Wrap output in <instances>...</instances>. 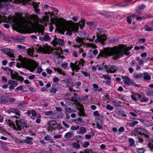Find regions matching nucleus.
<instances>
[{
    "label": "nucleus",
    "instance_id": "obj_48",
    "mask_svg": "<svg viewBox=\"0 0 153 153\" xmlns=\"http://www.w3.org/2000/svg\"><path fill=\"white\" fill-rule=\"evenodd\" d=\"M35 1V0H33ZM29 2H31V0H23V1H21V3H22L23 4H25L26 3H28L29 4L30 3H29Z\"/></svg>",
    "mask_w": 153,
    "mask_h": 153
},
{
    "label": "nucleus",
    "instance_id": "obj_22",
    "mask_svg": "<svg viewBox=\"0 0 153 153\" xmlns=\"http://www.w3.org/2000/svg\"><path fill=\"white\" fill-rule=\"evenodd\" d=\"M31 4L33 6V7L35 8L34 10L35 12L38 14L39 13V10L36 8L39 5V3H38L34 2H32Z\"/></svg>",
    "mask_w": 153,
    "mask_h": 153
},
{
    "label": "nucleus",
    "instance_id": "obj_4",
    "mask_svg": "<svg viewBox=\"0 0 153 153\" xmlns=\"http://www.w3.org/2000/svg\"><path fill=\"white\" fill-rule=\"evenodd\" d=\"M34 49L38 52H42L44 53L48 54L50 53H53L54 54H56L57 55V57L58 58H60L62 59L64 58V56H61L60 55L62 51L60 47L58 48L55 47L54 49V48H52L51 47L47 45H44L42 47L38 45L34 48Z\"/></svg>",
    "mask_w": 153,
    "mask_h": 153
},
{
    "label": "nucleus",
    "instance_id": "obj_25",
    "mask_svg": "<svg viewBox=\"0 0 153 153\" xmlns=\"http://www.w3.org/2000/svg\"><path fill=\"white\" fill-rule=\"evenodd\" d=\"M33 140V139L32 137H27L26 139L24 140V141L26 143L32 144L33 143L32 142Z\"/></svg>",
    "mask_w": 153,
    "mask_h": 153
},
{
    "label": "nucleus",
    "instance_id": "obj_45",
    "mask_svg": "<svg viewBox=\"0 0 153 153\" xmlns=\"http://www.w3.org/2000/svg\"><path fill=\"white\" fill-rule=\"evenodd\" d=\"M106 108L108 110L112 111L114 109L113 106H111L110 105L107 104L106 105Z\"/></svg>",
    "mask_w": 153,
    "mask_h": 153
},
{
    "label": "nucleus",
    "instance_id": "obj_61",
    "mask_svg": "<svg viewBox=\"0 0 153 153\" xmlns=\"http://www.w3.org/2000/svg\"><path fill=\"white\" fill-rule=\"evenodd\" d=\"M51 139V138L50 136L48 135H46L44 138V140H45L48 141H49V140H50Z\"/></svg>",
    "mask_w": 153,
    "mask_h": 153
},
{
    "label": "nucleus",
    "instance_id": "obj_63",
    "mask_svg": "<svg viewBox=\"0 0 153 153\" xmlns=\"http://www.w3.org/2000/svg\"><path fill=\"white\" fill-rule=\"evenodd\" d=\"M133 119L134 120H140L143 124L144 125L145 121L146 120L143 119H138V118H134Z\"/></svg>",
    "mask_w": 153,
    "mask_h": 153
},
{
    "label": "nucleus",
    "instance_id": "obj_33",
    "mask_svg": "<svg viewBox=\"0 0 153 153\" xmlns=\"http://www.w3.org/2000/svg\"><path fill=\"white\" fill-rule=\"evenodd\" d=\"M43 38L44 40L45 41H50L51 40V37L48 34H45Z\"/></svg>",
    "mask_w": 153,
    "mask_h": 153
},
{
    "label": "nucleus",
    "instance_id": "obj_13",
    "mask_svg": "<svg viewBox=\"0 0 153 153\" xmlns=\"http://www.w3.org/2000/svg\"><path fill=\"white\" fill-rule=\"evenodd\" d=\"M1 51L3 53L7 55L10 58L14 57V51L12 49L10 48H3L1 49Z\"/></svg>",
    "mask_w": 153,
    "mask_h": 153
},
{
    "label": "nucleus",
    "instance_id": "obj_44",
    "mask_svg": "<svg viewBox=\"0 0 153 153\" xmlns=\"http://www.w3.org/2000/svg\"><path fill=\"white\" fill-rule=\"evenodd\" d=\"M79 114L80 116L84 117L85 115V114L84 112L83 109L79 110Z\"/></svg>",
    "mask_w": 153,
    "mask_h": 153
},
{
    "label": "nucleus",
    "instance_id": "obj_2",
    "mask_svg": "<svg viewBox=\"0 0 153 153\" xmlns=\"http://www.w3.org/2000/svg\"><path fill=\"white\" fill-rule=\"evenodd\" d=\"M133 48L128 47L124 45L120 46L119 47L114 46L111 48H105L103 52H100L99 54L104 57L107 56H112L114 59H116L120 58L123 54L126 55H128L130 53L129 51Z\"/></svg>",
    "mask_w": 153,
    "mask_h": 153
},
{
    "label": "nucleus",
    "instance_id": "obj_34",
    "mask_svg": "<svg viewBox=\"0 0 153 153\" xmlns=\"http://www.w3.org/2000/svg\"><path fill=\"white\" fill-rule=\"evenodd\" d=\"M144 125L146 127L152 126H153V123L148 120H146Z\"/></svg>",
    "mask_w": 153,
    "mask_h": 153
},
{
    "label": "nucleus",
    "instance_id": "obj_12",
    "mask_svg": "<svg viewBox=\"0 0 153 153\" xmlns=\"http://www.w3.org/2000/svg\"><path fill=\"white\" fill-rule=\"evenodd\" d=\"M122 79L124 84L129 86L130 84L134 85L135 84V83L134 82V80L131 79L130 78L127 76H124L122 77Z\"/></svg>",
    "mask_w": 153,
    "mask_h": 153
},
{
    "label": "nucleus",
    "instance_id": "obj_1",
    "mask_svg": "<svg viewBox=\"0 0 153 153\" xmlns=\"http://www.w3.org/2000/svg\"><path fill=\"white\" fill-rule=\"evenodd\" d=\"M38 16L33 15L24 18H19L13 17L9 20L6 17L0 15V24L2 22L9 21L11 26L19 29L21 33H25L30 30L33 26V23L38 20Z\"/></svg>",
    "mask_w": 153,
    "mask_h": 153
},
{
    "label": "nucleus",
    "instance_id": "obj_50",
    "mask_svg": "<svg viewBox=\"0 0 153 153\" xmlns=\"http://www.w3.org/2000/svg\"><path fill=\"white\" fill-rule=\"evenodd\" d=\"M79 128V126H72L71 127V129L72 130H77Z\"/></svg>",
    "mask_w": 153,
    "mask_h": 153
},
{
    "label": "nucleus",
    "instance_id": "obj_28",
    "mask_svg": "<svg viewBox=\"0 0 153 153\" xmlns=\"http://www.w3.org/2000/svg\"><path fill=\"white\" fill-rule=\"evenodd\" d=\"M143 74L141 73L134 74V79H139L143 77Z\"/></svg>",
    "mask_w": 153,
    "mask_h": 153
},
{
    "label": "nucleus",
    "instance_id": "obj_5",
    "mask_svg": "<svg viewBox=\"0 0 153 153\" xmlns=\"http://www.w3.org/2000/svg\"><path fill=\"white\" fill-rule=\"evenodd\" d=\"M18 59L21 62V65L31 72H33L38 66L36 62L28 60L25 58H23L20 56H19Z\"/></svg>",
    "mask_w": 153,
    "mask_h": 153
},
{
    "label": "nucleus",
    "instance_id": "obj_23",
    "mask_svg": "<svg viewBox=\"0 0 153 153\" xmlns=\"http://www.w3.org/2000/svg\"><path fill=\"white\" fill-rule=\"evenodd\" d=\"M13 39L19 42H22L25 39V38L24 36H17L14 37Z\"/></svg>",
    "mask_w": 153,
    "mask_h": 153
},
{
    "label": "nucleus",
    "instance_id": "obj_31",
    "mask_svg": "<svg viewBox=\"0 0 153 153\" xmlns=\"http://www.w3.org/2000/svg\"><path fill=\"white\" fill-rule=\"evenodd\" d=\"M54 69L55 71H57L59 74H62L63 76L66 75L65 71H62L60 68H54Z\"/></svg>",
    "mask_w": 153,
    "mask_h": 153
},
{
    "label": "nucleus",
    "instance_id": "obj_21",
    "mask_svg": "<svg viewBox=\"0 0 153 153\" xmlns=\"http://www.w3.org/2000/svg\"><path fill=\"white\" fill-rule=\"evenodd\" d=\"M143 77L145 80H150L151 79V76L148 73L144 72L143 74Z\"/></svg>",
    "mask_w": 153,
    "mask_h": 153
},
{
    "label": "nucleus",
    "instance_id": "obj_38",
    "mask_svg": "<svg viewBox=\"0 0 153 153\" xmlns=\"http://www.w3.org/2000/svg\"><path fill=\"white\" fill-rule=\"evenodd\" d=\"M57 91L56 88V85H53L52 86L51 89L50 91L51 93H55Z\"/></svg>",
    "mask_w": 153,
    "mask_h": 153
},
{
    "label": "nucleus",
    "instance_id": "obj_39",
    "mask_svg": "<svg viewBox=\"0 0 153 153\" xmlns=\"http://www.w3.org/2000/svg\"><path fill=\"white\" fill-rule=\"evenodd\" d=\"M25 102L23 101L18 104V107L19 108H20L23 111H24L25 110V108L23 106V105L25 104Z\"/></svg>",
    "mask_w": 153,
    "mask_h": 153
},
{
    "label": "nucleus",
    "instance_id": "obj_47",
    "mask_svg": "<svg viewBox=\"0 0 153 153\" xmlns=\"http://www.w3.org/2000/svg\"><path fill=\"white\" fill-rule=\"evenodd\" d=\"M73 146L76 148H79L80 146V145L78 143H74L73 144Z\"/></svg>",
    "mask_w": 153,
    "mask_h": 153
},
{
    "label": "nucleus",
    "instance_id": "obj_9",
    "mask_svg": "<svg viewBox=\"0 0 153 153\" xmlns=\"http://www.w3.org/2000/svg\"><path fill=\"white\" fill-rule=\"evenodd\" d=\"M8 71H9L11 74V78L13 79H16L20 81H23L24 79V78L23 76H19L18 74L17 73H15L13 74V71L10 68H9L8 69Z\"/></svg>",
    "mask_w": 153,
    "mask_h": 153
},
{
    "label": "nucleus",
    "instance_id": "obj_16",
    "mask_svg": "<svg viewBox=\"0 0 153 153\" xmlns=\"http://www.w3.org/2000/svg\"><path fill=\"white\" fill-rule=\"evenodd\" d=\"M48 124L51 128L53 129L57 128L59 126V125L54 120H51L49 121Z\"/></svg>",
    "mask_w": 153,
    "mask_h": 153
},
{
    "label": "nucleus",
    "instance_id": "obj_37",
    "mask_svg": "<svg viewBox=\"0 0 153 153\" xmlns=\"http://www.w3.org/2000/svg\"><path fill=\"white\" fill-rule=\"evenodd\" d=\"M79 133L80 134H84L87 132L86 129V128L84 127H79Z\"/></svg>",
    "mask_w": 153,
    "mask_h": 153
},
{
    "label": "nucleus",
    "instance_id": "obj_11",
    "mask_svg": "<svg viewBox=\"0 0 153 153\" xmlns=\"http://www.w3.org/2000/svg\"><path fill=\"white\" fill-rule=\"evenodd\" d=\"M102 119L103 118L101 116L97 117L95 119L97 127L99 129H101L102 128V126L103 124Z\"/></svg>",
    "mask_w": 153,
    "mask_h": 153
},
{
    "label": "nucleus",
    "instance_id": "obj_49",
    "mask_svg": "<svg viewBox=\"0 0 153 153\" xmlns=\"http://www.w3.org/2000/svg\"><path fill=\"white\" fill-rule=\"evenodd\" d=\"M36 117L38 118L36 120V123H39L41 121V120L39 118L41 117V116L40 115L38 114L37 115V116H36Z\"/></svg>",
    "mask_w": 153,
    "mask_h": 153
},
{
    "label": "nucleus",
    "instance_id": "obj_42",
    "mask_svg": "<svg viewBox=\"0 0 153 153\" xmlns=\"http://www.w3.org/2000/svg\"><path fill=\"white\" fill-rule=\"evenodd\" d=\"M145 150L143 148L137 149V151L138 153H144Z\"/></svg>",
    "mask_w": 153,
    "mask_h": 153
},
{
    "label": "nucleus",
    "instance_id": "obj_27",
    "mask_svg": "<svg viewBox=\"0 0 153 153\" xmlns=\"http://www.w3.org/2000/svg\"><path fill=\"white\" fill-rule=\"evenodd\" d=\"M64 108H65V111L66 112L69 113H72L74 112H76V111L70 108H68L67 107L66 105H64Z\"/></svg>",
    "mask_w": 153,
    "mask_h": 153
},
{
    "label": "nucleus",
    "instance_id": "obj_30",
    "mask_svg": "<svg viewBox=\"0 0 153 153\" xmlns=\"http://www.w3.org/2000/svg\"><path fill=\"white\" fill-rule=\"evenodd\" d=\"M51 14V12L50 11H49L48 13L46 12L45 13V14L46 15V16H44L42 17L43 20L44 22H47L49 18L48 16V14Z\"/></svg>",
    "mask_w": 153,
    "mask_h": 153
},
{
    "label": "nucleus",
    "instance_id": "obj_54",
    "mask_svg": "<svg viewBox=\"0 0 153 153\" xmlns=\"http://www.w3.org/2000/svg\"><path fill=\"white\" fill-rule=\"evenodd\" d=\"M77 108L78 110H82L83 109V106L82 104L79 103L77 105Z\"/></svg>",
    "mask_w": 153,
    "mask_h": 153
},
{
    "label": "nucleus",
    "instance_id": "obj_41",
    "mask_svg": "<svg viewBox=\"0 0 153 153\" xmlns=\"http://www.w3.org/2000/svg\"><path fill=\"white\" fill-rule=\"evenodd\" d=\"M90 145V143L88 141H84L83 144H82V146L83 148H87L88 146Z\"/></svg>",
    "mask_w": 153,
    "mask_h": 153
},
{
    "label": "nucleus",
    "instance_id": "obj_43",
    "mask_svg": "<svg viewBox=\"0 0 153 153\" xmlns=\"http://www.w3.org/2000/svg\"><path fill=\"white\" fill-rule=\"evenodd\" d=\"M83 40V39L82 38H80V37H78L76 39V42H80L81 43L80 45H81V46L83 44V42H82Z\"/></svg>",
    "mask_w": 153,
    "mask_h": 153
},
{
    "label": "nucleus",
    "instance_id": "obj_36",
    "mask_svg": "<svg viewBox=\"0 0 153 153\" xmlns=\"http://www.w3.org/2000/svg\"><path fill=\"white\" fill-rule=\"evenodd\" d=\"M146 93L148 96H153V91L151 89H148L146 92Z\"/></svg>",
    "mask_w": 153,
    "mask_h": 153
},
{
    "label": "nucleus",
    "instance_id": "obj_40",
    "mask_svg": "<svg viewBox=\"0 0 153 153\" xmlns=\"http://www.w3.org/2000/svg\"><path fill=\"white\" fill-rule=\"evenodd\" d=\"M131 16L134 18H136V20L137 21L140 20L142 19L143 18V17L141 16H138L135 15L133 14L131 15Z\"/></svg>",
    "mask_w": 153,
    "mask_h": 153
},
{
    "label": "nucleus",
    "instance_id": "obj_60",
    "mask_svg": "<svg viewBox=\"0 0 153 153\" xmlns=\"http://www.w3.org/2000/svg\"><path fill=\"white\" fill-rule=\"evenodd\" d=\"M137 95V94H135V95H131V98L133 100L135 101H137V97L136 96Z\"/></svg>",
    "mask_w": 153,
    "mask_h": 153
},
{
    "label": "nucleus",
    "instance_id": "obj_18",
    "mask_svg": "<svg viewBox=\"0 0 153 153\" xmlns=\"http://www.w3.org/2000/svg\"><path fill=\"white\" fill-rule=\"evenodd\" d=\"M65 83L68 87L70 88L69 90L70 91H72V89L71 88L73 86V82L72 80L70 79H67L65 81Z\"/></svg>",
    "mask_w": 153,
    "mask_h": 153
},
{
    "label": "nucleus",
    "instance_id": "obj_51",
    "mask_svg": "<svg viewBox=\"0 0 153 153\" xmlns=\"http://www.w3.org/2000/svg\"><path fill=\"white\" fill-rule=\"evenodd\" d=\"M68 66V64L67 63H63L61 65V67L64 69H66Z\"/></svg>",
    "mask_w": 153,
    "mask_h": 153
},
{
    "label": "nucleus",
    "instance_id": "obj_53",
    "mask_svg": "<svg viewBox=\"0 0 153 153\" xmlns=\"http://www.w3.org/2000/svg\"><path fill=\"white\" fill-rule=\"evenodd\" d=\"M42 71V69L41 67L40 66H39L37 68V71L36 73L38 74H40Z\"/></svg>",
    "mask_w": 153,
    "mask_h": 153
},
{
    "label": "nucleus",
    "instance_id": "obj_29",
    "mask_svg": "<svg viewBox=\"0 0 153 153\" xmlns=\"http://www.w3.org/2000/svg\"><path fill=\"white\" fill-rule=\"evenodd\" d=\"M73 136V133L69 131L65 134L64 137L66 139H69L72 137Z\"/></svg>",
    "mask_w": 153,
    "mask_h": 153
},
{
    "label": "nucleus",
    "instance_id": "obj_17",
    "mask_svg": "<svg viewBox=\"0 0 153 153\" xmlns=\"http://www.w3.org/2000/svg\"><path fill=\"white\" fill-rule=\"evenodd\" d=\"M80 64L79 62H76L75 63L71 62L70 64V67L72 69V70H75L77 71L79 69V66Z\"/></svg>",
    "mask_w": 153,
    "mask_h": 153
},
{
    "label": "nucleus",
    "instance_id": "obj_20",
    "mask_svg": "<svg viewBox=\"0 0 153 153\" xmlns=\"http://www.w3.org/2000/svg\"><path fill=\"white\" fill-rule=\"evenodd\" d=\"M22 1H23V0H4V1L8 2L7 3L8 5L7 6L10 5V2L13 3L20 4Z\"/></svg>",
    "mask_w": 153,
    "mask_h": 153
},
{
    "label": "nucleus",
    "instance_id": "obj_62",
    "mask_svg": "<svg viewBox=\"0 0 153 153\" xmlns=\"http://www.w3.org/2000/svg\"><path fill=\"white\" fill-rule=\"evenodd\" d=\"M62 124L65 128H68L69 127V126L64 121L62 122Z\"/></svg>",
    "mask_w": 153,
    "mask_h": 153
},
{
    "label": "nucleus",
    "instance_id": "obj_64",
    "mask_svg": "<svg viewBox=\"0 0 153 153\" xmlns=\"http://www.w3.org/2000/svg\"><path fill=\"white\" fill-rule=\"evenodd\" d=\"M145 5L143 4H142L141 5L138 6V7L139 10H142L145 8Z\"/></svg>",
    "mask_w": 153,
    "mask_h": 153
},
{
    "label": "nucleus",
    "instance_id": "obj_15",
    "mask_svg": "<svg viewBox=\"0 0 153 153\" xmlns=\"http://www.w3.org/2000/svg\"><path fill=\"white\" fill-rule=\"evenodd\" d=\"M51 43L54 46L56 45L62 46L64 44V42L62 39H60L55 38L51 42Z\"/></svg>",
    "mask_w": 153,
    "mask_h": 153
},
{
    "label": "nucleus",
    "instance_id": "obj_14",
    "mask_svg": "<svg viewBox=\"0 0 153 153\" xmlns=\"http://www.w3.org/2000/svg\"><path fill=\"white\" fill-rule=\"evenodd\" d=\"M8 84L10 85L8 88L9 90L11 91L15 87L18 85V83L16 81L12 80H9L8 81Z\"/></svg>",
    "mask_w": 153,
    "mask_h": 153
},
{
    "label": "nucleus",
    "instance_id": "obj_46",
    "mask_svg": "<svg viewBox=\"0 0 153 153\" xmlns=\"http://www.w3.org/2000/svg\"><path fill=\"white\" fill-rule=\"evenodd\" d=\"M128 141L130 143V145L131 146H133L134 144V141L132 138H129Z\"/></svg>",
    "mask_w": 153,
    "mask_h": 153
},
{
    "label": "nucleus",
    "instance_id": "obj_57",
    "mask_svg": "<svg viewBox=\"0 0 153 153\" xmlns=\"http://www.w3.org/2000/svg\"><path fill=\"white\" fill-rule=\"evenodd\" d=\"M131 17H132L131 16V15L128 17L126 19L127 22L129 24H130L131 23Z\"/></svg>",
    "mask_w": 153,
    "mask_h": 153
},
{
    "label": "nucleus",
    "instance_id": "obj_58",
    "mask_svg": "<svg viewBox=\"0 0 153 153\" xmlns=\"http://www.w3.org/2000/svg\"><path fill=\"white\" fill-rule=\"evenodd\" d=\"M112 103L114 105L115 107H118L120 106V104L117 102L115 101H113L112 102Z\"/></svg>",
    "mask_w": 153,
    "mask_h": 153
},
{
    "label": "nucleus",
    "instance_id": "obj_24",
    "mask_svg": "<svg viewBox=\"0 0 153 153\" xmlns=\"http://www.w3.org/2000/svg\"><path fill=\"white\" fill-rule=\"evenodd\" d=\"M74 122L76 123L81 124V125H82V124L84 123L82 118L80 117H78L74 120Z\"/></svg>",
    "mask_w": 153,
    "mask_h": 153
},
{
    "label": "nucleus",
    "instance_id": "obj_52",
    "mask_svg": "<svg viewBox=\"0 0 153 153\" xmlns=\"http://www.w3.org/2000/svg\"><path fill=\"white\" fill-rule=\"evenodd\" d=\"M149 146L152 149H153V139L150 141L149 144Z\"/></svg>",
    "mask_w": 153,
    "mask_h": 153
},
{
    "label": "nucleus",
    "instance_id": "obj_7",
    "mask_svg": "<svg viewBox=\"0 0 153 153\" xmlns=\"http://www.w3.org/2000/svg\"><path fill=\"white\" fill-rule=\"evenodd\" d=\"M104 30L101 28H98L97 31V39L95 40V42L97 43L99 42H102L106 39V36L103 33Z\"/></svg>",
    "mask_w": 153,
    "mask_h": 153
},
{
    "label": "nucleus",
    "instance_id": "obj_6",
    "mask_svg": "<svg viewBox=\"0 0 153 153\" xmlns=\"http://www.w3.org/2000/svg\"><path fill=\"white\" fill-rule=\"evenodd\" d=\"M7 123L10 127L17 131H21L22 127H28V126L26 124V122L22 119H19L17 118V119L16 121V126L13 122L10 120H8Z\"/></svg>",
    "mask_w": 153,
    "mask_h": 153
},
{
    "label": "nucleus",
    "instance_id": "obj_3",
    "mask_svg": "<svg viewBox=\"0 0 153 153\" xmlns=\"http://www.w3.org/2000/svg\"><path fill=\"white\" fill-rule=\"evenodd\" d=\"M51 23L55 24L57 27H61L65 30L67 31L66 34L70 36L72 34V32L77 31L79 29V26L80 29H82L85 24V23L82 22L72 24V21L68 22L62 19H56L53 18H51Z\"/></svg>",
    "mask_w": 153,
    "mask_h": 153
},
{
    "label": "nucleus",
    "instance_id": "obj_26",
    "mask_svg": "<svg viewBox=\"0 0 153 153\" xmlns=\"http://www.w3.org/2000/svg\"><path fill=\"white\" fill-rule=\"evenodd\" d=\"M8 2L4 1V0H0V9L3 7H6L8 5Z\"/></svg>",
    "mask_w": 153,
    "mask_h": 153
},
{
    "label": "nucleus",
    "instance_id": "obj_59",
    "mask_svg": "<svg viewBox=\"0 0 153 153\" xmlns=\"http://www.w3.org/2000/svg\"><path fill=\"white\" fill-rule=\"evenodd\" d=\"M145 29L147 31H152L153 30V28L152 27H149L148 26H146Z\"/></svg>",
    "mask_w": 153,
    "mask_h": 153
},
{
    "label": "nucleus",
    "instance_id": "obj_10",
    "mask_svg": "<svg viewBox=\"0 0 153 153\" xmlns=\"http://www.w3.org/2000/svg\"><path fill=\"white\" fill-rule=\"evenodd\" d=\"M105 68L107 73H113L115 72L118 68L114 65H108L105 66Z\"/></svg>",
    "mask_w": 153,
    "mask_h": 153
},
{
    "label": "nucleus",
    "instance_id": "obj_35",
    "mask_svg": "<svg viewBox=\"0 0 153 153\" xmlns=\"http://www.w3.org/2000/svg\"><path fill=\"white\" fill-rule=\"evenodd\" d=\"M138 123V122L137 121H134L130 123H128L129 126L131 127H134Z\"/></svg>",
    "mask_w": 153,
    "mask_h": 153
},
{
    "label": "nucleus",
    "instance_id": "obj_19",
    "mask_svg": "<svg viewBox=\"0 0 153 153\" xmlns=\"http://www.w3.org/2000/svg\"><path fill=\"white\" fill-rule=\"evenodd\" d=\"M25 114L28 115H30L31 114L32 116L33 117H36V116H37V115H38L34 109L28 110L27 112H25Z\"/></svg>",
    "mask_w": 153,
    "mask_h": 153
},
{
    "label": "nucleus",
    "instance_id": "obj_32",
    "mask_svg": "<svg viewBox=\"0 0 153 153\" xmlns=\"http://www.w3.org/2000/svg\"><path fill=\"white\" fill-rule=\"evenodd\" d=\"M87 24L89 25V28L90 29H93L96 27V24L93 22H88Z\"/></svg>",
    "mask_w": 153,
    "mask_h": 153
},
{
    "label": "nucleus",
    "instance_id": "obj_56",
    "mask_svg": "<svg viewBox=\"0 0 153 153\" xmlns=\"http://www.w3.org/2000/svg\"><path fill=\"white\" fill-rule=\"evenodd\" d=\"M87 46L89 47H91L94 48H97V47L95 45L91 43L87 44Z\"/></svg>",
    "mask_w": 153,
    "mask_h": 153
},
{
    "label": "nucleus",
    "instance_id": "obj_55",
    "mask_svg": "<svg viewBox=\"0 0 153 153\" xmlns=\"http://www.w3.org/2000/svg\"><path fill=\"white\" fill-rule=\"evenodd\" d=\"M102 76L105 79H106L108 80H111V78L107 75H102Z\"/></svg>",
    "mask_w": 153,
    "mask_h": 153
},
{
    "label": "nucleus",
    "instance_id": "obj_8",
    "mask_svg": "<svg viewBox=\"0 0 153 153\" xmlns=\"http://www.w3.org/2000/svg\"><path fill=\"white\" fill-rule=\"evenodd\" d=\"M135 131L136 133L139 135H144L145 137L148 139L149 137V133L148 132L147 130L143 128H137L136 129Z\"/></svg>",
    "mask_w": 153,
    "mask_h": 153
}]
</instances>
